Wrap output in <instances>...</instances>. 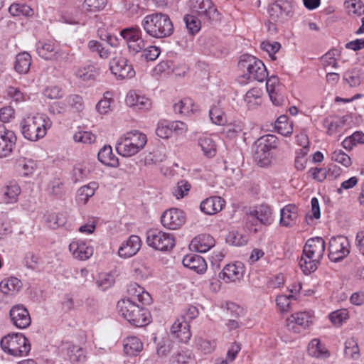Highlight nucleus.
<instances>
[{
	"label": "nucleus",
	"instance_id": "4",
	"mask_svg": "<svg viewBox=\"0 0 364 364\" xmlns=\"http://www.w3.org/2000/svg\"><path fill=\"white\" fill-rule=\"evenodd\" d=\"M147 143L146 135L136 129L121 134L115 144L117 152L125 158L132 157L144 149Z\"/></svg>",
	"mask_w": 364,
	"mask_h": 364
},
{
	"label": "nucleus",
	"instance_id": "1",
	"mask_svg": "<svg viewBox=\"0 0 364 364\" xmlns=\"http://www.w3.org/2000/svg\"><path fill=\"white\" fill-rule=\"evenodd\" d=\"M314 321V313L313 311L304 310L292 313L285 319L286 333L282 336V339L285 343L294 341L313 324Z\"/></svg>",
	"mask_w": 364,
	"mask_h": 364
},
{
	"label": "nucleus",
	"instance_id": "61",
	"mask_svg": "<svg viewBox=\"0 0 364 364\" xmlns=\"http://www.w3.org/2000/svg\"><path fill=\"white\" fill-rule=\"evenodd\" d=\"M209 115L212 122L215 124L224 125L227 122L224 112L217 106L210 108Z\"/></svg>",
	"mask_w": 364,
	"mask_h": 364
},
{
	"label": "nucleus",
	"instance_id": "8",
	"mask_svg": "<svg viewBox=\"0 0 364 364\" xmlns=\"http://www.w3.org/2000/svg\"><path fill=\"white\" fill-rule=\"evenodd\" d=\"M146 244L155 250L169 252L176 245L173 234L157 229H151L146 232Z\"/></svg>",
	"mask_w": 364,
	"mask_h": 364
},
{
	"label": "nucleus",
	"instance_id": "58",
	"mask_svg": "<svg viewBox=\"0 0 364 364\" xmlns=\"http://www.w3.org/2000/svg\"><path fill=\"white\" fill-rule=\"evenodd\" d=\"M332 161L340 164L346 168H348L352 165V160L350 157L341 149H336L331 154Z\"/></svg>",
	"mask_w": 364,
	"mask_h": 364
},
{
	"label": "nucleus",
	"instance_id": "12",
	"mask_svg": "<svg viewBox=\"0 0 364 364\" xmlns=\"http://www.w3.org/2000/svg\"><path fill=\"white\" fill-rule=\"evenodd\" d=\"M328 257L333 262L343 259L350 253V244L344 236L332 237L329 240Z\"/></svg>",
	"mask_w": 364,
	"mask_h": 364
},
{
	"label": "nucleus",
	"instance_id": "5",
	"mask_svg": "<svg viewBox=\"0 0 364 364\" xmlns=\"http://www.w3.org/2000/svg\"><path fill=\"white\" fill-rule=\"evenodd\" d=\"M117 309L124 318L136 327L144 326L151 321L149 311L131 299H120L117 302Z\"/></svg>",
	"mask_w": 364,
	"mask_h": 364
},
{
	"label": "nucleus",
	"instance_id": "53",
	"mask_svg": "<svg viewBox=\"0 0 364 364\" xmlns=\"http://www.w3.org/2000/svg\"><path fill=\"white\" fill-rule=\"evenodd\" d=\"M294 299L293 294H279L277 296L275 301L277 307L281 314L287 313L291 308V300Z\"/></svg>",
	"mask_w": 364,
	"mask_h": 364
},
{
	"label": "nucleus",
	"instance_id": "45",
	"mask_svg": "<svg viewBox=\"0 0 364 364\" xmlns=\"http://www.w3.org/2000/svg\"><path fill=\"white\" fill-rule=\"evenodd\" d=\"M21 191V187L17 183H10L7 185L3 192V200L6 203L16 202Z\"/></svg>",
	"mask_w": 364,
	"mask_h": 364
},
{
	"label": "nucleus",
	"instance_id": "55",
	"mask_svg": "<svg viewBox=\"0 0 364 364\" xmlns=\"http://www.w3.org/2000/svg\"><path fill=\"white\" fill-rule=\"evenodd\" d=\"M95 135L92 132L87 130L80 129L73 134V140L76 143L90 144L95 142Z\"/></svg>",
	"mask_w": 364,
	"mask_h": 364
},
{
	"label": "nucleus",
	"instance_id": "56",
	"mask_svg": "<svg viewBox=\"0 0 364 364\" xmlns=\"http://www.w3.org/2000/svg\"><path fill=\"white\" fill-rule=\"evenodd\" d=\"M156 134L164 139L171 138L172 136L171 121L166 119L159 120L156 124Z\"/></svg>",
	"mask_w": 364,
	"mask_h": 364
},
{
	"label": "nucleus",
	"instance_id": "22",
	"mask_svg": "<svg viewBox=\"0 0 364 364\" xmlns=\"http://www.w3.org/2000/svg\"><path fill=\"white\" fill-rule=\"evenodd\" d=\"M125 103L129 107H134L144 111L149 110L151 107V100L134 90H130L127 92Z\"/></svg>",
	"mask_w": 364,
	"mask_h": 364
},
{
	"label": "nucleus",
	"instance_id": "27",
	"mask_svg": "<svg viewBox=\"0 0 364 364\" xmlns=\"http://www.w3.org/2000/svg\"><path fill=\"white\" fill-rule=\"evenodd\" d=\"M183 266L198 274H204L207 270V264L200 255L195 254L186 255L182 261Z\"/></svg>",
	"mask_w": 364,
	"mask_h": 364
},
{
	"label": "nucleus",
	"instance_id": "14",
	"mask_svg": "<svg viewBox=\"0 0 364 364\" xmlns=\"http://www.w3.org/2000/svg\"><path fill=\"white\" fill-rule=\"evenodd\" d=\"M16 140V136L12 130L0 124V158H6L12 154Z\"/></svg>",
	"mask_w": 364,
	"mask_h": 364
},
{
	"label": "nucleus",
	"instance_id": "63",
	"mask_svg": "<svg viewBox=\"0 0 364 364\" xmlns=\"http://www.w3.org/2000/svg\"><path fill=\"white\" fill-rule=\"evenodd\" d=\"M114 283V277L112 274L102 272L98 274L97 278V286L102 290L111 287Z\"/></svg>",
	"mask_w": 364,
	"mask_h": 364
},
{
	"label": "nucleus",
	"instance_id": "28",
	"mask_svg": "<svg viewBox=\"0 0 364 364\" xmlns=\"http://www.w3.org/2000/svg\"><path fill=\"white\" fill-rule=\"evenodd\" d=\"M307 354L317 359H326L331 355L326 345L319 338H313L309 341L307 346Z\"/></svg>",
	"mask_w": 364,
	"mask_h": 364
},
{
	"label": "nucleus",
	"instance_id": "20",
	"mask_svg": "<svg viewBox=\"0 0 364 364\" xmlns=\"http://www.w3.org/2000/svg\"><path fill=\"white\" fill-rule=\"evenodd\" d=\"M36 47L38 55L45 60H54L59 56V46L52 40L39 41Z\"/></svg>",
	"mask_w": 364,
	"mask_h": 364
},
{
	"label": "nucleus",
	"instance_id": "13",
	"mask_svg": "<svg viewBox=\"0 0 364 364\" xmlns=\"http://www.w3.org/2000/svg\"><path fill=\"white\" fill-rule=\"evenodd\" d=\"M268 12L273 21L284 23L292 18L294 6L289 1H277L269 6Z\"/></svg>",
	"mask_w": 364,
	"mask_h": 364
},
{
	"label": "nucleus",
	"instance_id": "15",
	"mask_svg": "<svg viewBox=\"0 0 364 364\" xmlns=\"http://www.w3.org/2000/svg\"><path fill=\"white\" fill-rule=\"evenodd\" d=\"M109 69L114 76L120 79L132 78L135 76L132 65L122 57L112 58L109 63Z\"/></svg>",
	"mask_w": 364,
	"mask_h": 364
},
{
	"label": "nucleus",
	"instance_id": "40",
	"mask_svg": "<svg viewBox=\"0 0 364 364\" xmlns=\"http://www.w3.org/2000/svg\"><path fill=\"white\" fill-rule=\"evenodd\" d=\"M31 65V56L27 52H22L16 55L14 68L19 74H26Z\"/></svg>",
	"mask_w": 364,
	"mask_h": 364
},
{
	"label": "nucleus",
	"instance_id": "37",
	"mask_svg": "<svg viewBox=\"0 0 364 364\" xmlns=\"http://www.w3.org/2000/svg\"><path fill=\"white\" fill-rule=\"evenodd\" d=\"M198 146L203 154L208 157H213L217 152V144L212 135H203L198 139Z\"/></svg>",
	"mask_w": 364,
	"mask_h": 364
},
{
	"label": "nucleus",
	"instance_id": "7",
	"mask_svg": "<svg viewBox=\"0 0 364 364\" xmlns=\"http://www.w3.org/2000/svg\"><path fill=\"white\" fill-rule=\"evenodd\" d=\"M2 350L16 358L27 356L31 349L29 340L22 333H10L4 336L0 342Z\"/></svg>",
	"mask_w": 364,
	"mask_h": 364
},
{
	"label": "nucleus",
	"instance_id": "34",
	"mask_svg": "<svg viewBox=\"0 0 364 364\" xmlns=\"http://www.w3.org/2000/svg\"><path fill=\"white\" fill-rule=\"evenodd\" d=\"M21 288V281L15 277L5 278L0 282V290L6 295H15Z\"/></svg>",
	"mask_w": 364,
	"mask_h": 364
},
{
	"label": "nucleus",
	"instance_id": "39",
	"mask_svg": "<svg viewBox=\"0 0 364 364\" xmlns=\"http://www.w3.org/2000/svg\"><path fill=\"white\" fill-rule=\"evenodd\" d=\"M98 188V183L95 181H92L87 185L80 187L77 193V202L82 204L86 203L95 195Z\"/></svg>",
	"mask_w": 364,
	"mask_h": 364
},
{
	"label": "nucleus",
	"instance_id": "31",
	"mask_svg": "<svg viewBox=\"0 0 364 364\" xmlns=\"http://www.w3.org/2000/svg\"><path fill=\"white\" fill-rule=\"evenodd\" d=\"M215 239L208 234L196 236L191 242V247L198 252H206L215 246Z\"/></svg>",
	"mask_w": 364,
	"mask_h": 364
},
{
	"label": "nucleus",
	"instance_id": "44",
	"mask_svg": "<svg viewBox=\"0 0 364 364\" xmlns=\"http://www.w3.org/2000/svg\"><path fill=\"white\" fill-rule=\"evenodd\" d=\"M275 129L279 134L289 136L293 132V123L289 120L287 116L281 115L275 122Z\"/></svg>",
	"mask_w": 364,
	"mask_h": 364
},
{
	"label": "nucleus",
	"instance_id": "11",
	"mask_svg": "<svg viewBox=\"0 0 364 364\" xmlns=\"http://www.w3.org/2000/svg\"><path fill=\"white\" fill-rule=\"evenodd\" d=\"M120 36L127 45L129 51L132 54L140 52L144 47L141 31L138 27L124 28L120 31Z\"/></svg>",
	"mask_w": 364,
	"mask_h": 364
},
{
	"label": "nucleus",
	"instance_id": "62",
	"mask_svg": "<svg viewBox=\"0 0 364 364\" xmlns=\"http://www.w3.org/2000/svg\"><path fill=\"white\" fill-rule=\"evenodd\" d=\"M226 240L232 245L242 246L247 242L248 237L247 235L242 234L237 231H232L229 232Z\"/></svg>",
	"mask_w": 364,
	"mask_h": 364
},
{
	"label": "nucleus",
	"instance_id": "30",
	"mask_svg": "<svg viewBox=\"0 0 364 364\" xmlns=\"http://www.w3.org/2000/svg\"><path fill=\"white\" fill-rule=\"evenodd\" d=\"M38 167L37 161L31 158L20 157L16 163L17 172L21 177H32Z\"/></svg>",
	"mask_w": 364,
	"mask_h": 364
},
{
	"label": "nucleus",
	"instance_id": "59",
	"mask_svg": "<svg viewBox=\"0 0 364 364\" xmlns=\"http://www.w3.org/2000/svg\"><path fill=\"white\" fill-rule=\"evenodd\" d=\"M343 122L336 119H326L324 122V127L327 129V133L330 136L338 134L342 132Z\"/></svg>",
	"mask_w": 364,
	"mask_h": 364
},
{
	"label": "nucleus",
	"instance_id": "6",
	"mask_svg": "<svg viewBox=\"0 0 364 364\" xmlns=\"http://www.w3.org/2000/svg\"><path fill=\"white\" fill-rule=\"evenodd\" d=\"M238 67L242 73L239 77L240 83L246 84L252 80L263 82L267 77L264 64L253 55H242L239 60Z\"/></svg>",
	"mask_w": 364,
	"mask_h": 364
},
{
	"label": "nucleus",
	"instance_id": "21",
	"mask_svg": "<svg viewBox=\"0 0 364 364\" xmlns=\"http://www.w3.org/2000/svg\"><path fill=\"white\" fill-rule=\"evenodd\" d=\"M225 204V200L220 196H210L201 201L200 210L205 215H213L220 212Z\"/></svg>",
	"mask_w": 364,
	"mask_h": 364
},
{
	"label": "nucleus",
	"instance_id": "47",
	"mask_svg": "<svg viewBox=\"0 0 364 364\" xmlns=\"http://www.w3.org/2000/svg\"><path fill=\"white\" fill-rule=\"evenodd\" d=\"M9 11L14 16L31 17L34 14L33 10L29 6L18 3L12 4L9 8Z\"/></svg>",
	"mask_w": 364,
	"mask_h": 364
},
{
	"label": "nucleus",
	"instance_id": "48",
	"mask_svg": "<svg viewBox=\"0 0 364 364\" xmlns=\"http://www.w3.org/2000/svg\"><path fill=\"white\" fill-rule=\"evenodd\" d=\"M257 146L262 150H266L271 152L272 150L277 148L279 145L278 139L275 135L267 134L262 136L257 142Z\"/></svg>",
	"mask_w": 364,
	"mask_h": 364
},
{
	"label": "nucleus",
	"instance_id": "46",
	"mask_svg": "<svg viewBox=\"0 0 364 364\" xmlns=\"http://www.w3.org/2000/svg\"><path fill=\"white\" fill-rule=\"evenodd\" d=\"M341 56L339 50L333 48L328 50L321 57V63L324 68L331 67L333 68H338V60Z\"/></svg>",
	"mask_w": 364,
	"mask_h": 364
},
{
	"label": "nucleus",
	"instance_id": "49",
	"mask_svg": "<svg viewBox=\"0 0 364 364\" xmlns=\"http://www.w3.org/2000/svg\"><path fill=\"white\" fill-rule=\"evenodd\" d=\"M68 109L73 112H81L85 108L83 97L77 94H71L66 97Z\"/></svg>",
	"mask_w": 364,
	"mask_h": 364
},
{
	"label": "nucleus",
	"instance_id": "16",
	"mask_svg": "<svg viewBox=\"0 0 364 364\" xmlns=\"http://www.w3.org/2000/svg\"><path fill=\"white\" fill-rule=\"evenodd\" d=\"M9 316L12 324L19 329H25L31 323L30 314L23 304L14 305L9 311Z\"/></svg>",
	"mask_w": 364,
	"mask_h": 364
},
{
	"label": "nucleus",
	"instance_id": "18",
	"mask_svg": "<svg viewBox=\"0 0 364 364\" xmlns=\"http://www.w3.org/2000/svg\"><path fill=\"white\" fill-rule=\"evenodd\" d=\"M141 247V238L138 235H132L120 244L117 255L120 258L128 259L136 255Z\"/></svg>",
	"mask_w": 364,
	"mask_h": 364
},
{
	"label": "nucleus",
	"instance_id": "64",
	"mask_svg": "<svg viewBox=\"0 0 364 364\" xmlns=\"http://www.w3.org/2000/svg\"><path fill=\"white\" fill-rule=\"evenodd\" d=\"M68 355L73 363L83 362L85 360V350L77 346L70 347L68 350Z\"/></svg>",
	"mask_w": 364,
	"mask_h": 364
},
{
	"label": "nucleus",
	"instance_id": "35",
	"mask_svg": "<svg viewBox=\"0 0 364 364\" xmlns=\"http://www.w3.org/2000/svg\"><path fill=\"white\" fill-rule=\"evenodd\" d=\"M98 159L104 165L117 168L119 165L118 158L113 154L109 145H105L98 152Z\"/></svg>",
	"mask_w": 364,
	"mask_h": 364
},
{
	"label": "nucleus",
	"instance_id": "60",
	"mask_svg": "<svg viewBox=\"0 0 364 364\" xmlns=\"http://www.w3.org/2000/svg\"><path fill=\"white\" fill-rule=\"evenodd\" d=\"M331 323L335 326H341L344 321L348 319V311L346 309H341L331 312L328 315Z\"/></svg>",
	"mask_w": 364,
	"mask_h": 364
},
{
	"label": "nucleus",
	"instance_id": "43",
	"mask_svg": "<svg viewBox=\"0 0 364 364\" xmlns=\"http://www.w3.org/2000/svg\"><path fill=\"white\" fill-rule=\"evenodd\" d=\"M319 263L320 261L304 254V252L299 262V267L305 274H309L315 272L317 269Z\"/></svg>",
	"mask_w": 364,
	"mask_h": 364
},
{
	"label": "nucleus",
	"instance_id": "26",
	"mask_svg": "<svg viewBox=\"0 0 364 364\" xmlns=\"http://www.w3.org/2000/svg\"><path fill=\"white\" fill-rule=\"evenodd\" d=\"M299 218L297 206L294 204H288L280 210V225L283 227L290 228L295 225Z\"/></svg>",
	"mask_w": 364,
	"mask_h": 364
},
{
	"label": "nucleus",
	"instance_id": "9",
	"mask_svg": "<svg viewBox=\"0 0 364 364\" xmlns=\"http://www.w3.org/2000/svg\"><path fill=\"white\" fill-rule=\"evenodd\" d=\"M190 8L203 21H211L218 16L217 9L211 0H190Z\"/></svg>",
	"mask_w": 364,
	"mask_h": 364
},
{
	"label": "nucleus",
	"instance_id": "41",
	"mask_svg": "<svg viewBox=\"0 0 364 364\" xmlns=\"http://www.w3.org/2000/svg\"><path fill=\"white\" fill-rule=\"evenodd\" d=\"M251 215L255 216L261 223L269 225L272 222V213L269 206L261 205L251 211Z\"/></svg>",
	"mask_w": 364,
	"mask_h": 364
},
{
	"label": "nucleus",
	"instance_id": "3",
	"mask_svg": "<svg viewBox=\"0 0 364 364\" xmlns=\"http://www.w3.org/2000/svg\"><path fill=\"white\" fill-rule=\"evenodd\" d=\"M52 126V121L45 114L38 113L23 118L20 123L23 137L31 141L43 139Z\"/></svg>",
	"mask_w": 364,
	"mask_h": 364
},
{
	"label": "nucleus",
	"instance_id": "23",
	"mask_svg": "<svg viewBox=\"0 0 364 364\" xmlns=\"http://www.w3.org/2000/svg\"><path fill=\"white\" fill-rule=\"evenodd\" d=\"M173 109L175 113L186 117L195 115L200 110L199 106L190 97H183L178 100L173 104Z\"/></svg>",
	"mask_w": 364,
	"mask_h": 364
},
{
	"label": "nucleus",
	"instance_id": "25",
	"mask_svg": "<svg viewBox=\"0 0 364 364\" xmlns=\"http://www.w3.org/2000/svg\"><path fill=\"white\" fill-rule=\"evenodd\" d=\"M282 85L277 76H271L267 80L266 88L270 100L273 105L280 106L284 102V97L281 93Z\"/></svg>",
	"mask_w": 364,
	"mask_h": 364
},
{
	"label": "nucleus",
	"instance_id": "17",
	"mask_svg": "<svg viewBox=\"0 0 364 364\" xmlns=\"http://www.w3.org/2000/svg\"><path fill=\"white\" fill-rule=\"evenodd\" d=\"M245 274V267L241 262H235L226 264L221 272L220 278L225 283L240 282Z\"/></svg>",
	"mask_w": 364,
	"mask_h": 364
},
{
	"label": "nucleus",
	"instance_id": "19",
	"mask_svg": "<svg viewBox=\"0 0 364 364\" xmlns=\"http://www.w3.org/2000/svg\"><path fill=\"white\" fill-rule=\"evenodd\" d=\"M72 256L79 260H86L93 254V247L87 241L75 239L69 245Z\"/></svg>",
	"mask_w": 364,
	"mask_h": 364
},
{
	"label": "nucleus",
	"instance_id": "57",
	"mask_svg": "<svg viewBox=\"0 0 364 364\" xmlns=\"http://www.w3.org/2000/svg\"><path fill=\"white\" fill-rule=\"evenodd\" d=\"M272 153L260 149V147L257 146V150L255 154V160L257 164L261 167H265L269 166L272 161Z\"/></svg>",
	"mask_w": 364,
	"mask_h": 364
},
{
	"label": "nucleus",
	"instance_id": "32",
	"mask_svg": "<svg viewBox=\"0 0 364 364\" xmlns=\"http://www.w3.org/2000/svg\"><path fill=\"white\" fill-rule=\"evenodd\" d=\"M127 292L129 296L125 299H131L134 301L137 300L143 304H148L151 301L149 293L136 283L131 284L128 287Z\"/></svg>",
	"mask_w": 364,
	"mask_h": 364
},
{
	"label": "nucleus",
	"instance_id": "33",
	"mask_svg": "<svg viewBox=\"0 0 364 364\" xmlns=\"http://www.w3.org/2000/svg\"><path fill=\"white\" fill-rule=\"evenodd\" d=\"M98 73V69L95 65L90 63L77 66L74 69L75 76L82 81L94 80Z\"/></svg>",
	"mask_w": 364,
	"mask_h": 364
},
{
	"label": "nucleus",
	"instance_id": "50",
	"mask_svg": "<svg viewBox=\"0 0 364 364\" xmlns=\"http://www.w3.org/2000/svg\"><path fill=\"white\" fill-rule=\"evenodd\" d=\"M108 0H84L82 9L90 13L102 11L107 6Z\"/></svg>",
	"mask_w": 364,
	"mask_h": 364
},
{
	"label": "nucleus",
	"instance_id": "24",
	"mask_svg": "<svg viewBox=\"0 0 364 364\" xmlns=\"http://www.w3.org/2000/svg\"><path fill=\"white\" fill-rule=\"evenodd\" d=\"M325 251V242L323 238L316 237L307 240L303 252L321 262Z\"/></svg>",
	"mask_w": 364,
	"mask_h": 364
},
{
	"label": "nucleus",
	"instance_id": "51",
	"mask_svg": "<svg viewBox=\"0 0 364 364\" xmlns=\"http://www.w3.org/2000/svg\"><path fill=\"white\" fill-rule=\"evenodd\" d=\"M344 6L350 15L360 16L364 14V4L361 0H346Z\"/></svg>",
	"mask_w": 364,
	"mask_h": 364
},
{
	"label": "nucleus",
	"instance_id": "38",
	"mask_svg": "<svg viewBox=\"0 0 364 364\" xmlns=\"http://www.w3.org/2000/svg\"><path fill=\"white\" fill-rule=\"evenodd\" d=\"M343 80L354 87L359 86L364 79V71L362 68L355 67L346 70L343 73Z\"/></svg>",
	"mask_w": 364,
	"mask_h": 364
},
{
	"label": "nucleus",
	"instance_id": "36",
	"mask_svg": "<svg viewBox=\"0 0 364 364\" xmlns=\"http://www.w3.org/2000/svg\"><path fill=\"white\" fill-rule=\"evenodd\" d=\"M262 90L254 87L248 90L244 96V102L249 109L257 108L262 102Z\"/></svg>",
	"mask_w": 364,
	"mask_h": 364
},
{
	"label": "nucleus",
	"instance_id": "52",
	"mask_svg": "<svg viewBox=\"0 0 364 364\" xmlns=\"http://www.w3.org/2000/svg\"><path fill=\"white\" fill-rule=\"evenodd\" d=\"M344 353L346 357L358 359L360 356V349L357 341L354 338H348L345 341Z\"/></svg>",
	"mask_w": 364,
	"mask_h": 364
},
{
	"label": "nucleus",
	"instance_id": "2",
	"mask_svg": "<svg viewBox=\"0 0 364 364\" xmlns=\"http://www.w3.org/2000/svg\"><path fill=\"white\" fill-rule=\"evenodd\" d=\"M141 24L146 33L152 38H166L173 33V24L170 17L161 12L145 16Z\"/></svg>",
	"mask_w": 364,
	"mask_h": 364
},
{
	"label": "nucleus",
	"instance_id": "54",
	"mask_svg": "<svg viewBox=\"0 0 364 364\" xmlns=\"http://www.w3.org/2000/svg\"><path fill=\"white\" fill-rule=\"evenodd\" d=\"M193 359V353L189 350H182L171 355L170 364H188Z\"/></svg>",
	"mask_w": 364,
	"mask_h": 364
},
{
	"label": "nucleus",
	"instance_id": "29",
	"mask_svg": "<svg viewBox=\"0 0 364 364\" xmlns=\"http://www.w3.org/2000/svg\"><path fill=\"white\" fill-rule=\"evenodd\" d=\"M123 352L129 357L137 356L143 350L144 344L141 339L135 336H129L122 341Z\"/></svg>",
	"mask_w": 364,
	"mask_h": 364
},
{
	"label": "nucleus",
	"instance_id": "10",
	"mask_svg": "<svg viewBox=\"0 0 364 364\" xmlns=\"http://www.w3.org/2000/svg\"><path fill=\"white\" fill-rule=\"evenodd\" d=\"M186 222V213L183 210L176 208L166 210L161 216V225L168 230H179Z\"/></svg>",
	"mask_w": 364,
	"mask_h": 364
},
{
	"label": "nucleus",
	"instance_id": "42",
	"mask_svg": "<svg viewBox=\"0 0 364 364\" xmlns=\"http://www.w3.org/2000/svg\"><path fill=\"white\" fill-rule=\"evenodd\" d=\"M341 145L347 151H351L358 145H364V133L360 131L355 132L350 136L346 137Z\"/></svg>",
	"mask_w": 364,
	"mask_h": 364
}]
</instances>
